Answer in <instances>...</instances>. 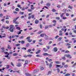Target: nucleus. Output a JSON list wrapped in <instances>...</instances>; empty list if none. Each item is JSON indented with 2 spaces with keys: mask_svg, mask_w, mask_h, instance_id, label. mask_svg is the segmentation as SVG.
Returning <instances> with one entry per match:
<instances>
[{
  "mask_svg": "<svg viewBox=\"0 0 76 76\" xmlns=\"http://www.w3.org/2000/svg\"><path fill=\"white\" fill-rule=\"evenodd\" d=\"M3 16V14H0V17L1 18Z\"/></svg>",
  "mask_w": 76,
  "mask_h": 76,
  "instance_id": "nucleus-42",
  "label": "nucleus"
},
{
  "mask_svg": "<svg viewBox=\"0 0 76 76\" xmlns=\"http://www.w3.org/2000/svg\"><path fill=\"white\" fill-rule=\"evenodd\" d=\"M52 67V64H49V67L50 68H51Z\"/></svg>",
  "mask_w": 76,
  "mask_h": 76,
  "instance_id": "nucleus-46",
  "label": "nucleus"
},
{
  "mask_svg": "<svg viewBox=\"0 0 76 76\" xmlns=\"http://www.w3.org/2000/svg\"><path fill=\"white\" fill-rule=\"evenodd\" d=\"M31 18H32V19H34V18L35 17V15H31Z\"/></svg>",
  "mask_w": 76,
  "mask_h": 76,
  "instance_id": "nucleus-18",
  "label": "nucleus"
},
{
  "mask_svg": "<svg viewBox=\"0 0 76 76\" xmlns=\"http://www.w3.org/2000/svg\"><path fill=\"white\" fill-rule=\"evenodd\" d=\"M56 64H59L60 63H61V62L60 61H55Z\"/></svg>",
  "mask_w": 76,
  "mask_h": 76,
  "instance_id": "nucleus-13",
  "label": "nucleus"
},
{
  "mask_svg": "<svg viewBox=\"0 0 76 76\" xmlns=\"http://www.w3.org/2000/svg\"><path fill=\"white\" fill-rule=\"evenodd\" d=\"M11 66H14V65L13 64V63H12V62H11Z\"/></svg>",
  "mask_w": 76,
  "mask_h": 76,
  "instance_id": "nucleus-60",
  "label": "nucleus"
},
{
  "mask_svg": "<svg viewBox=\"0 0 76 76\" xmlns=\"http://www.w3.org/2000/svg\"><path fill=\"white\" fill-rule=\"evenodd\" d=\"M31 18V16H29L28 18V19H30Z\"/></svg>",
  "mask_w": 76,
  "mask_h": 76,
  "instance_id": "nucleus-56",
  "label": "nucleus"
},
{
  "mask_svg": "<svg viewBox=\"0 0 76 76\" xmlns=\"http://www.w3.org/2000/svg\"><path fill=\"white\" fill-rule=\"evenodd\" d=\"M27 57H31L32 56V54L28 55L27 56Z\"/></svg>",
  "mask_w": 76,
  "mask_h": 76,
  "instance_id": "nucleus-22",
  "label": "nucleus"
},
{
  "mask_svg": "<svg viewBox=\"0 0 76 76\" xmlns=\"http://www.w3.org/2000/svg\"><path fill=\"white\" fill-rule=\"evenodd\" d=\"M21 49L22 50H26V48H25V47H23Z\"/></svg>",
  "mask_w": 76,
  "mask_h": 76,
  "instance_id": "nucleus-38",
  "label": "nucleus"
},
{
  "mask_svg": "<svg viewBox=\"0 0 76 76\" xmlns=\"http://www.w3.org/2000/svg\"><path fill=\"white\" fill-rule=\"evenodd\" d=\"M45 40H48L49 39H48V36L46 35V34H45Z\"/></svg>",
  "mask_w": 76,
  "mask_h": 76,
  "instance_id": "nucleus-4",
  "label": "nucleus"
},
{
  "mask_svg": "<svg viewBox=\"0 0 76 76\" xmlns=\"http://www.w3.org/2000/svg\"><path fill=\"white\" fill-rule=\"evenodd\" d=\"M20 44H16L15 45L16 46V47H18V46H20Z\"/></svg>",
  "mask_w": 76,
  "mask_h": 76,
  "instance_id": "nucleus-39",
  "label": "nucleus"
},
{
  "mask_svg": "<svg viewBox=\"0 0 76 76\" xmlns=\"http://www.w3.org/2000/svg\"><path fill=\"white\" fill-rule=\"evenodd\" d=\"M3 35L4 36H2V38H4V37H6V34H3Z\"/></svg>",
  "mask_w": 76,
  "mask_h": 76,
  "instance_id": "nucleus-20",
  "label": "nucleus"
},
{
  "mask_svg": "<svg viewBox=\"0 0 76 76\" xmlns=\"http://www.w3.org/2000/svg\"><path fill=\"white\" fill-rule=\"evenodd\" d=\"M17 66H18V67H20L22 66V65H21V63H18L17 64Z\"/></svg>",
  "mask_w": 76,
  "mask_h": 76,
  "instance_id": "nucleus-6",
  "label": "nucleus"
},
{
  "mask_svg": "<svg viewBox=\"0 0 76 76\" xmlns=\"http://www.w3.org/2000/svg\"><path fill=\"white\" fill-rule=\"evenodd\" d=\"M73 43H76V40H75L73 42Z\"/></svg>",
  "mask_w": 76,
  "mask_h": 76,
  "instance_id": "nucleus-64",
  "label": "nucleus"
},
{
  "mask_svg": "<svg viewBox=\"0 0 76 76\" xmlns=\"http://www.w3.org/2000/svg\"><path fill=\"white\" fill-rule=\"evenodd\" d=\"M31 50L30 49H28L27 51V53H29V52H31Z\"/></svg>",
  "mask_w": 76,
  "mask_h": 76,
  "instance_id": "nucleus-27",
  "label": "nucleus"
},
{
  "mask_svg": "<svg viewBox=\"0 0 76 76\" xmlns=\"http://www.w3.org/2000/svg\"><path fill=\"white\" fill-rule=\"evenodd\" d=\"M53 50L55 52H57L58 50L57 48L56 47H55L54 48Z\"/></svg>",
  "mask_w": 76,
  "mask_h": 76,
  "instance_id": "nucleus-5",
  "label": "nucleus"
},
{
  "mask_svg": "<svg viewBox=\"0 0 76 76\" xmlns=\"http://www.w3.org/2000/svg\"><path fill=\"white\" fill-rule=\"evenodd\" d=\"M51 73V71H49L48 73V75H50Z\"/></svg>",
  "mask_w": 76,
  "mask_h": 76,
  "instance_id": "nucleus-37",
  "label": "nucleus"
},
{
  "mask_svg": "<svg viewBox=\"0 0 76 76\" xmlns=\"http://www.w3.org/2000/svg\"><path fill=\"white\" fill-rule=\"evenodd\" d=\"M21 44H24V43H25V41H22L21 42Z\"/></svg>",
  "mask_w": 76,
  "mask_h": 76,
  "instance_id": "nucleus-30",
  "label": "nucleus"
},
{
  "mask_svg": "<svg viewBox=\"0 0 76 76\" xmlns=\"http://www.w3.org/2000/svg\"><path fill=\"white\" fill-rule=\"evenodd\" d=\"M62 66H64L65 64V63L64 62H62Z\"/></svg>",
  "mask_w": 76,
  "mask_h": 76,
  "instance_id": "nucleus-57",
  "label": "nucleus"
},
{
  "mask_svg": "<svg viewBox=\"0 0 76 76\" xmlns=\"http://www.w3.org/2000/svg\"><path fill=\"white\" fill-rule=\"evenodd\" d=\"M52 12H56V10L54 9H53L52 10Z\"/></svg>",
  "mask_w": 76,
  "mask_h": 76,
  "instance_id": "nucleus-41",
  "label": "nucleus"
},
{
  "mask_svg": "<svg viewBox=\"0 0 76 76\" xmlns=\"http://www.w3.org/2000/svg\"><path fill=\"white\" fill-rule=\"evenodd\" d=\"M56 19L57 20H60V18L58 17H57L56 18Z\"/></svg>",
  "mask_w": 76,
  "mask_h": 76,
  "instance_id": "nucleus-31",
  "label": "nucleus"
},
{
  "mask_svg": "<svg viewBox=\"0 0 76 76\" xmlns=\"http://www.w3.org/2000/svg\"><path fill=\"white\" fill-rule=\"evenodd\" d=\"M62 59L63 60H65L66 58H65V57H62Z\"/></svg>",
  "mask_w": 76,
  "mask_h": 76,
  "instance_id": "nucleus-52",
  "label": "nucleus"
},
{
  "mask_svg": "<svg viewBox=\"0 0 76 76\" xmlns=\"http://www.w3.org/2000/svg\"><path fill=\"white\" fill-rule=\"evenodd\" d=\"M23 12H20V15H23Z\"/></svg>",
  "mask_w": 76,
  "mask_h": 76,
  "instance_id": "nucleus-43",
  "label": "nucleus"
},
{
  "mask_svg": "<svg viewBox=\"0 0 76 76\" xmlns=\"http://www.w3.org/2000/svg\"><path fill=\"white\" fill-rule=\"evenodd\" d=\"M65 53H69V51L66 50L65 51Z\"/></svg>",
  "mask_w": 76,
  "mask_h": 76,
  "instance_id": "nucleus-49",
  "label": "nucleus"
},
{
  "mask_svg": "<svg viewBox=\"0 0 76 76\" xmlns=\"http://www.w3.org/2000/svg\"><path fill=\"white\" fill-rule=\"evenodd\" d=\"M38 72V69H35L34 70V73H36Z\"/></svg>",
  "mask_w": 76,
  "mask_h": 76,
  "instance_id": "nucleus-7",
  "label": "nucleus"
},
{
  "mask_svg": "<svg viewBox=\"0 0 76 76\" xmlns=\"http://www.w3.org/2000/svg\"><path fill=\"white\" fill-rule=\"evenodd\" d=\"M46 47L48 49H50V47L48 46H46Z\"/></svg>",
  "mask_w": 76,
  "mask_h": 76,
  "instance_id": "nucleus-48",
  "label": "nucleus"
},
{
  "mask_svg": "<svg viewBox=\"0 0 76 76\" xmlns=\"http://www.w3.org/2000/svg\"><path fill=\"white\" fill-rule=\"evenodd\" d=\"M17 7H19V8H20V9H22V7H20V4H18L17 5Z\"/></svg>",
  "mask_w": 76,
  "mask_h": 76,
  "instance_id": "nucleus-19",
  "label": "nucleus"
},
{
  "mask_svg": "<svg viewBox=\"0 0 76 76\" xmlns=\"http://www.w3.org/2000/svg\"><path fill=\"white\" fill-rule=\"evenodd\" d=\"M16 19H14L13 20V23H15L16 22Z\"/></svg>",
  "mask_w": 76,
  "mask_h": 76,
  "instance_id": "nucleus-61",
  "label": "nucleus"
},
{
  "mask_svg": "<svg viewBox=\"0 0 76 76\" xmlns=\"http://www.w3.org/2000/svg\"><path fill=\"white\" fill-rule=\"evenodd\" d=\"M1 52H2V53H3V52L4 51V47L2 48H1Z\"/></svg>",
  "mask_w": 76,
  "mask_h": 76,
  "instance_id": "nucleus-8",
  "label": "nucleus"
},
{
  "mask_svg": "<svg viewBox=\"0 0 76 76\" xmlns=\"http://www.w3.org/2000/svg\"><path fill=\"white\" fill-rule=\"evenodd\" d=\"M15 10L17 12H19V9L18 8H16L15 9Z\"/></svg>",
  "mask_w": 76,
  "mask_h": 76,
  "instance_id": "nucleus-17",
  "label": "nucleus"
},
{
  "mask_svg": "<svg viewBox=\"0 0 76 76\" xmlns=\"http://www.w3.org/2000/svg\"><path fill=\"white\" fill-rule=\"evenodd\" d=\"M6 18H5V19L7 20L9 19V18H10V16L9 15H7L6 16Z\"/></svg>",
  "mask_w": 76,
  "mask_h": 76,
  "instance_id": "nucleus-10",
  "label": "nucleus"
},
{
  "mask_svg": "<svg viewBox=\"0 0 76 76\" xmlns=\"http://www.w3.org/2000/svg\"><path fill=\"white\" fill-rule=\"evenodd\" d=\"M68 8H69V9H73V7H71L70 6H69L68 7Z\"/></svg>",
  "mask_w": 76,
  "mask_h": 76,
  "instance_id": "nucleus-26",
  "label": "nucleus"
},
{
  "mask_svg": "<svg viewBox=\"0 0 76 76\" xmlns=\"http://www.w3.org/2000/svg\"><path fill=\"white\" fill-rule=\"evenodd\" d=\"M18 55V53H14L13 55V56H17Z\"/></svg>",
  "mask_w": 76,
  "mask_h": 76,
  "instance_id": "nucleus-32",
  "label": "nucleus"
},
{
  "mask_svg": "<svg viewBox=\"0 0 76 76\" xmlns=\"http://www.w3.org/2000/svg\"><path fill=\"white\" fill-rule=\"evenodd\" d=\"M15 24H19V22L16 21L15 23Z\"/></svg>",
  "mask_w": 76,
  "mask_h": 76,
  "instance_id": "nucleus-58",
  "label": "nucleus"
},
{
  "mask_svg": "<svg viewBox=\"0 0 76 76\" xmlns=\"http://www.w3.org/2000/svg\"><path fill=\"white\" fill-rule=\"evenodd\" d=\"M7 49H11V48H10L9 45H8Z\"/></svg>",
  "mask_w": 76,
  "mask_h": 76,
  "instance_id": "nucleus-35",
  "label": "nucleus"
},
{
  "mask_svg": "<svg viewBox=\"0 0 76 76\" xmlns=\"http://www.w3.org/2000/svg\"><path fill=\"white\" fill-rule=\"evenodd\" d=\"M69 13H66V16H69Z\"/></svg>",
  "mask_w": 76,
  "mask_h": 76,
  "instance_id": "nucleus-47",
  "label": "nucleus"
},
{
  "mask_svg": "<svg viewBox=\"0 0 76 76\" xmlns=\"http://www.w3.org/2000/svg\"><path fill=\"white\" fill-rule=\"evenodd\" d=\"M31 9L32 10H34V9H35V8L33 7H34V5H31Z\"/></svg>",
  "mask_w": 76,
  "mask_h": 76,
  "instance_id": "nucleus-12",
  "label": "nucleus"
},
{
  "mask_svg": "<svg viewBox=\"0 0 76 76\" xmlns=\"http://www.w3.org/2000/svg\"><path fill=\"white\" fill-rule=\"evenodd\" d=\"M6 22L7 23H9V22L8 20H6Z\"/></svg>",
  "mask_w": 76,
  "mask_h": 76,
  "instance_id": "nucleus-62",
  "label": "nucleus"
},
{
  "mask_svg": "<svg viewBox=\"0 0 76 76\" xmlns=\"http://www.w3.org/2000/svg\"><path fill=\"white\" fill-rule=\"evenodd\" d=\"M32 9H28V12H32Z\"/></svg>",
  "mask_w": 76,
  "mask_h": 76,
  "instance_id": "nucleus-24",
  "label": "nucleus"
},
{
  "mask_svg": "<svg viewBox=\"0 0 76 76\" xmlns=\"http://www.w3.org/2000/svg\"><path fill=\"white\" fill-rule=\"evenodd\" d=\"M38 44H39L40 45H43V44H42V43L39 42Z\"/></svg>",
  "mask_w": 76,
  "mask_h": 76,
  "instance_id": "nucleus-55",
  "label": "nucleus"
},
{
  "mask_svg": "<svg viewBox=\"0 0 76 76\" xmlns=\"http://www.w3.org/2000/svg\"><path fill=\"white\" fill-rule=\"evenodd\" d=\"M13 27H14V26L13 25H11L10 26L9 28V31L10 32H13V29H14Z\"/></svg>",
  "mask_w": 76,
  "mask_h": 76,
  "instance_id": "nucleus-1",
  "label": "nucleus"
},
{
  "mask_svg": "<svg viewBox=\"0 0 76 76\" xmlns=\"http://www.w3.org/2000/svg\"><path fill=\"white\" fill-rule=\"evenodd\" d=\"M50 5H51V4L50 3H47L46 4V6L47 7H49V6H50Z\"/></svg>",
  "mask_w": 76,
  "mask_h": 76,
  "instance_id": "nucleus-11",
  "label": "nucleus"
},
{
  "mask_svg": "<svg viewBox=\"0 0 76 76\" xmlns=\"http://www.w3.org/2000/svg\"><path fill=\"white\" fill-rule=\"evenodd\" d=\"M56 70L57 71L58 73H59V72H60V69H59V68H57L56 69Z\"/></svg>",
  "mask_w": 76,
  "mask_h": 76,
  "instance_id": "nucleus-23",
  "label": "nucleus"
},
{
  "mask_svg": "<svg viewBox=\"0 0 76 76\" xmlns=\"http://www.w3.org/2000/svg\"><path fill=\"white\" fill-rule=\"evenodd\" d=\"M64 15V13H62L61 15H60L61 17H63V15Z\"/></svg>",
  "mask_w": 76,
  "mask_h": 76,
  "instance_id": "nucleus-50",
  "label": "nucleus"
},
{
  "mask_svg": "<svg viewBox=\"0 0 76 76\" xmlns=\"http://www.w3.org/2000/svg\"><path fill=\"white\" fill-rule=\"evenodd\" d=\"M32 40H31L30 39H28V42H32Z\"/></svg>",
  "mask_w": 76,
  "mask_h": 76,
  "instance_id": "nucleus-16",
  "label": "nucleus"
},
{
  "mask_svg": "<svg viewBox=\"0 0 76 76\" xmlns=\"http://www.w3.org/2000/svg\"><path fill=\"white\" fill-rule=\"evenodd\" d=\"M6 69H9V65H7L6 66Z\"/></svg>",
  "mask_w": 76,
  "mask_h": 76,
  "instance_id": "nucleus-53",
  "label": "nucleus"
},
{
  "mask_svg": "<svg viewBox=\"0 0 76 76\" xmlns=\"http://www.w3.org/2000/svg\"><path fill=\"white\" fill-rule=\"evenodd\" d=\"M53 23H56V20H53Z\"/></svg>",
  "mask_w": 76,
  "mask_h": 76,
  "instance_id": "nucleus-63",
  "label": "nucleus"
},
{
  "mask_svg": "<svg viewBox=\"0 0 76 76\" xmlns=\"http://www.w3.org/2000/svg\"><path fill=\"white\" fill-rule=\"evenodd\" d=\"M15 37H16V38H18V37H19V36L18 35H15Z\"/></svg>",
  "mask_w": 76,
  "mask_h": 76,
  "instance_id": "nucleus-45",
  "label": "nucleus"
},
{
  "mask_svg": "<svg viewBox=\"0 0 76 76\" xmlns=\"http://www.w3.org/2000/svg\"><path fill=\"white\" fill-rule=\"evenodd\" d=\"M23 36H22L21 37H20L19 38H20V39H23Z\"/></svg>",
  "mask_w": 76,
  "mask_h": 76,
  "instance_id": "nucleus-40",
  "label": "nucleus"
},
{
  "mask_svg": "<svg viewBox=\"0 0 76 76\" xmlns=\"http://www.w3.org/2000/svg\"><path fill=\"white\" fill-rule=\"evenodd\" d=\"M16 28L17 29H18V30H20V27H17Z\"/></svg>",
  "mask_w": 76,
  "mask_h": 76,
  "instance_id": "nucleus-33",
  "label": "nucleus"
},
{
  "mask_svg": "<svg viewBox=\"0 0 76 76\" xmlns=\"http://www.w3.org/2000/svg\"><path fill=\"white\" fill-rule=\"evenodd\" d=\"M56 68H57L58 67H60L61 65H56Z\"/></svg>",
  "mask_w": 76,
  "mask_h": 76,
  "instance_id": "nucleus-28",
  "label": "nucleus"
},
{
  "mask_svg": "<svg viewBox=\"0 0 76 76\" xmlns=\"http://www.w3.org/2000/svg\"><path fill=\"white\" fill-rule=\"evenodd\" d=\"M45 35V33L43 34H41L40 35V37H44V36Z\"/></svg>",
  "mask_w": 76,
  "mask_h": 76,
  "instance_id": "nucleus-14",
  "label": "nucleus"
},
{
  "mask_svg": "<svg viewBox=\"0 0 76 76\" xmlns=\"http://www.w3.org/2000/svg\"><path fill=\"white\" fill-rule=\"evenodd\" d=\"M4 54H7V55L5 56V57L7 58V59H10V57H9V53H7V52H4Z\"/></svg>",
  "mask_w": 76,
  "mask_h": 76,
  "instance_id": "nucleus-2",
  "label": "nucleus"
},
{
  "mask_svg": "<svg viewBox=\"0 0 76 76\" xmlns=\"http://www.w3.org/2000/svg\"><path fill=\"white\" fill-rule=\"evenodd\" d=\"M1 21H2V22H4V19H2V20H1Z\"/></svg>",
  "mask_w": 76,
  "mask_h": 76,
  "instance_id": "nucleus-59",
  "label": "nucleus"
},
{
  "mask_svg": "<svg viewBox=\"0 0 76 76\" xmlns=\"http://www.w3.org/2000/svg\"><path fill=\"white\" fill-rule=\"evenodd\" d=\"M58 36H56L55 37V39H57L58 38Z\"/></svg>",
  "mask_w": 76,
  "mask_h": 76,
  "instance_id": "nucleus-54",
  "label": "nucleus"
},
{
  "mask_svg": "<svg viewBox=\"0 0 76 76\" xmlns=\"http://www.w3.org/2000/svg\"><path fill=\"white\" fill-rule=\"evenodd\" d=\"M62 19H67V18H66V17H63V18H62Z\"/></svg>",
  "mask_w": 76,
  "mask_h": 76,
  "instance_id": "nucleus-44",
  "label": "nucleus"
},
{
  "mask_svg": "<svg viewBox=\"0 0 76 76\" xmlns=\"http://www.w3.org/2000/svg\"><path fill=\"white\" fill-rule=\"evenodd\" d=\"M40 69L42 70H44V67H41L40 68Z\"/></svg>",
  "mask_w": 76,
  "mask_h": 76,
  "instance_id": "nucleus-51",
  "label": "nucleus"
},
{
  "mask_svg": "<svg viewBox=\"0 0 76 76\" xmlns=\"http://www.w3.org/2000/svg\"><path fill=\"white\" fill-rule=\"evenodd\" d=\"M43 56H47V55H48V53H43Z\"/></svg>",
  "mask_w": 76,
  "mask_h": 76,
  "instance_id": "nucleus-25",
  "label": "nucleus"
},
{
  "mask_svg": "<svg viewBox=\"0 0 76 76\" xmlns=\"http://www.w3.org/2000/svg\"><path fill=\"white\" fill-rule=\"evenodd\" d=\"M48 60L49 62H51L53 61V59H48Z\"/></svg>",
  "mask_w": 76,
  "mask_h": 76,
  "instance_id": "nucleus-34",
  "label": "nucleus"
},
{
  "mask_svg": "<svg viewBox=\"0 0 76 76\" xmlns=\"http://www.w3.org/2000/svg\"><path fill=\"white\" fill-rule=\"evenodd\" d=\"M35 23L36 24H37L39 23V21L37 20H36L35 21Z\"/></svg>",
  "mask_w": 76,
  "mask_h": 76,
  "instance_id": "nucleus-9",
  "label": "nucleus"
},
{
  "mask_svg": "<svg viewBox=\"0 0 76 76\" xmlns=\"http://www.w3.org/2000/svg\"><path fill=\"white\" fill-rule=\"evenodd\" d=\"M28 63V61L27 60H26L25 61V63L24 64V65H26V64H27Z\"/></svg>",
  "mask_w": 76,
  "mask_h": 76,
  "instance_id": "nucleus-21",
  "label": "nucleus"
},
{
  "mask_svg": "<svg viewBox=\"0 0 76 76\" xmlns=\"http://www.w3.org/2000/svg\"><path fill=\"white\" fill-rule=\"evenodd\" d=\"M64 56L66 57L69 58H72V56H70V55H65Z\"/></svg>",
  "mask_w": 76,
  "mask_h": 76,
  "instance_id": "nucleus-3",
  "label": "nucleus"
},
{
  "mask_svg": "<svg viewBox=\"0 0 76 76\" xmlns=\"http://www.w3.org/2000/svg\"><path fill=\"white\" fill-rule=\"evenodd\" d=\"M43 51H44L45 52L46 51H47V50H48L47 49H46V48H43Z\"/></svg>",
  "mask_w": 76,
  "mask_h": 76,
  "instance_id": "nucleus-15",
  "label": "nucleus"
},
{
  "mask_svg": "<svg viewBox=\"0 0 76 76\" xmlns=\"http://www.w3.org/2000/svg\"><path fill=\"white\" fill-rule=\"evenodd\" d=\"M29 46V43H28L26 45V47H28Z\"/></svg>",
  "mask_w": 76,
  "mask_h": 76,
  "instance_id": "nucleus-36",
  "label": "nucleus"
},
{
  "mask_svg": "<svg viewBox=\"0 0 76 76\" xmlns=\"http://www.w3.org/2000/svg\"><path fill=\"white\" fill-rule=\"evenodd\" d=\"M70 74L67 73L65 75V76H70Z\"/></svg>",
  "mask_w": 76,
  "mask_h": 76,
  "instance_id": "nucleus-29",
  "label": "nucleus"
}]
</instances>
